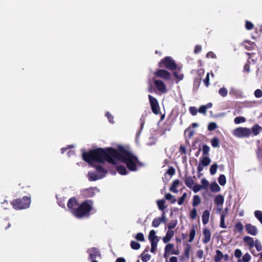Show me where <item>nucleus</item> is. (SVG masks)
Here are the masks:
<instances>
[{"label": "nucleus", "mask_w": 262, "mask_h": 262, "mask_svg": "<svg viewBox=\"0 0 262 262\" xmlns=\"http://www.w3.org/2000/svg\"><path fill=\"white\" fill-rule=\"evenodd\" d=\"M197 211L195 208L193 209L190 214V217L192 219H195L197 216Z\"/></svg>", "instance_id": "52"}, {"label": "nucleus", "mask_w": 262, "mask_h": 262, "mask_svg": "<svg viewBox=\"0 0 262 262\" xmlns=\"http://www.w3.org/2000/svg\"><path fill=\"white\" fill-rule=\"evenodd\" d=\"M174 235V232L172 230H168L165 236H164L163 238V241L164 243H167L168 242L170 241L171 238L173 237Z\"/></svg>", "instance_id": "17"}, {"label": "nucleus", "mask_w": 262, "mask_h": 262, "mask_svg": "<svg viewBox=\"0 0 262 262\" xmlns=\"http://www.w3.org/2000/svg\"><path fill=\"white\" fill-rule=\"evenodd\" d=\"M201 203V199L198 195H195L193 198L192 205L194 207L197 206Z\"/></svg>", "instance_id": "33"}, {"label": "nucleus", "mask_w": 262, "mask_h": 262, "mask_svg": "<svg viewBox=\"0 0 262 262\" xmlns=\"http://www.w3.org/2000/svg\"><path fill=\"white\" fill-rule=\"evenodd\" d=\"M150 255L148 254L143 253L141 255V260L143 262H147L150 259Z\"/></svg>", "instance_id": "42"}, {"label": "nucleus", "mask_w": 262, "mask_h": 262, "mask_svg": "<svg viewBox=\"0 0 262 262\" xmlns=\"http://www.w3.org/2000/svg\"><path fill=\"white\" fill-rule=\"evenodd\" d=\"M210 216V212L208 210H205L202 214V222L206 225L208 223Z\"/></svg>", "instance_id": "18"}, {"label": "nucleus", "mask_w": 262, "mask_h": 262, "mask_svg": "<svg viewBox=\"0 0 262 262\" xmlns=\"http://www.w3.org/2000/svg\"><path fill=\"white\" fill-rule=\"evenodd\" d=\"M219 94L220 96L225 97L227 96L228 90L226 88L223 87L219 89Z\"/></svg>", "instance_id": "36"}, {"label": "nucleus", "mask_w": 262, "mask_h": 262, "mask_svg": "<svg viewBox=\"0 0 262 262\" xmlns=\"http://www.w3.org/2000/svg\"><path fill=\"white\" fill-rule=\"evenodd\" d=\"M254 95L257 98H260L262 96V91L260 89L256 90L254 92Z\"/></svg>", "instance_id": "58"}, {"label": "nucleus", "mask_w": 262, "mask_h": 262, "mask_svg": "<svg viewBox=\"0 0 262 262\" xmlns=\"http://www.w3.org/2000/svg\"><path fill=\"white\" fill-rule=\"evenodd\" d=\"M195 235V230L194 228H192L191 231L190 233L189 234V242L190 243L192 242L194 238Z\"/></svg>", "instance_id": "45"}, {"label": "nucleus", "mask_w": 262, "mask_h": 262, "mask_svg": "<svg viewBox=\"0 0 262 262\" xmlns=\"http://www.w3.org/2000/svg\"><path fill=\"white\" fill-rule=\"evenodd\" d=\"M105 116L107 117V119H108V121L110 123L112 124L114 123V121L113 120L114 117L112 115H111L108 112H106Z\"/></svg>", "instance_id": "55"}, {"label": "nucleus", "mask_w": 262, "mask_h": 262, "mask_svg": "<svg viewBox=\"0 0 262 262\" xmlns=\"http://www.w3.org/2000/svg\"><path fill=\"white\" fill-rule=\"evenodd\" d=\"M218 165L217 164L214 163L212 164L210 167V172L211 175H214L216 172Z\"/></svg>", "instance_id": "37"}, {"label": "nucleus", "mask_w": 262, "mask_h": 262, "mask_svg": "<svg viewBox=\"0 0 262 262\" xmlns=\"http://www.w3.org/2000/svg\"><path fill=\"white\" fill-rule=\"evenodd\" d=\"M245 229L248 233L252 235H256L258 233L257 228L251 224H246L245 225Z\"/></svg>", "instance_id": "13"}, {"label": "nucleus", "mask_w": 262, "mask_h": 262, "mask_svg": "<svg viewBox=\"0 0 262 262\" xmlns=\"http://www.w3.org/2000/svg\"><path fill=\"white\" fill-rule=\"evenodd\" d=\"M165 201L164 200H159L157 201V204L158 206V208L162 212L165 211L164 209L166 208L165 205Z\"/></svg>", "instance_id": "26"}, {"label": "nucleus", "mask_w": 262, "mask_h": 262, "mask_svg": "<svg viewBox=\"0 0 262 262\" xmlns=\"http://www.w3.org/2000/svg\"><path fill=\"white\" fill-rule=\"evenodd\" d=\"M253 27V25L251 22L246 21V28L248 30H251Z\"/></svg>", "instance_id": "60"}, {"label": "nucleus", "mask_w": 262, "mask_h": 262, "mask_svg": "<svg viewBox=\"0 0 262 262\" xmlns=\"http://www.w3.org/2000/svg\"><path fill=\"white\" fill-rule=\"evenodd\" d=\"M262 130V127L258 124H255L252 127V132L254 136L258 135Z\"/></svg>", "instance_id": "21"}, {"label": "nucleus", "mask_w": 262, "mask_h": 262, "mask_svg": "<svg viewBox=\"0 0 262 262\" xmlns=\"http://www.w3.org/2000/svg\"><path fill=\"white\" fill-rule=\"evenodd\" d=\"M165 198L166 200L171 201V202L172 203H174L176 201V200L175 199H173V195L170 193L166 194L165 195Z\"/></svg>", "instance_id": "48"}, {"label": "nucleus", "mask_w": 262, "mask_h": 262, "mask_svg": "<svg viewBox=\"0 0 262 262\" xmlns=\"http://www.w3.org/2000/svg\"><path fill=\"white\" fill-rule=\"evenodd\" d=\"M204 82L206 86L209 85V74L207 73L206 78L204 80Z\"/></svg>", "instance_id": "62"}, {"label": "nucleus", "mask_w": 262, "mask_h": 262, "mask_svg": "<svg viewBox=\"0 0 262 262\" xmlns=\"http://www.w3.org/2000/svg\"><path fill=\"white\" fill-rule=\"evenodd\" d=\"M173 75L176 78L178 79V81H177V82L182 80L183 78V74L181 72L179 69L178 70L173 72Z\"/></svg>", "instance_id": "27"}, {"label": "nucleus", "mask_w": 262, "mask_h": 262, "mask_svg": "<svg viewBox=\"0 0 262 262\" xmlns=\"http://www.w3.org/2000/svg\"><path fill=\"white\" fill-rule=\"evenodd\" d=\"M177 225V223L175 222H172L169 224L168 225V228L169 229V230H170L173 228H175L176 226Z\"/></svg>", "instance_id": "61"}, {"label": "nucleus", "mask_w": 262, "mask_h": 262, "mask_svg": "<svg viewBox=\"0 0 262 262\" xmlns=\"http://www.w3.org/2000/svg\"><path fill=\"white\" fill-rule=\"evenodd\" d=\"M210 150V147L207 145H204L202 148V151L203 155H207L208 154Z\"/></svg>", "instance_id": "49"}, {"label": "nucleus", "mask_w": 262, "mask_h": 262, "mask_svg": "<svg viewBox=\"0 0 262 262\" xmlns=\"http://www.w3.org/2000/svg\"><path fill=\"white\" fill-rule=\"evenodd\" d=\"M187 196V193H186V192L184 193L182 195V196L178 200V204L180 205H182L184 203Z\"/></svg>", "instance_id": "47"}, {"label": "nucleus", "mask_w": 262, "mask_h": 262, "mask_svg": "<svg viewBox=\"0 0 262 262\" xmlns=\"http://www.w3.org/2000/svg\"><path fill=\"white\" fill-rule=\"evenodd\" d=\"M160 68L165 67L170 70H177V64L170 57H166L159 62Z\"/></svg>", "instance_id": "5"}, {"label": "nucleus", "mask_w": 262, "mask_h": 262, "mask_svg": "<svg viewBox=\"0 0 262 262\" xmlns=\"http://www.w3.org/2000/svg\"><path fill=\"white\" fill-rule=\"evenodd\" d=\"M254 215L256 218L262 224V211L260 210H256L254 211Z\"/></svg>", "instance_id": "35"}, {"label": "nucleus", "mask_w": 262, "mask_h": 262, "mask_svg": "<svg viewBox=\"0 0 262 262\" xmlns=\"http://www.w3.org/2000/svg\"><path fill=\"white\" fill-rule=\"evenodd\" d=\"M234 123L235 124H239L246 121V119L244 117H237L234 119Z\"/></svg>", "instance_id": "40"}, {"label": "nucleus", "mask_w": 262, "mask_h": 262, "mask_svg": "<svg viewBox=\"0 0 262 262\" xmlns=\"http://www.w3.org/2000/svg\"><path fill=\"white\" fill-rule=\"evenodd\" d=\"M82 158L90 165L95 167L96 171H98V164L94 165V163L98 162V148L91 149L88 151L83 150Z\"/></svg>", "instance_id": "2"}, {"label": "nucleus", "mask_w": 262, "mask_h": 262, "mask_svg": "<svg viewBox=\"0 0 262 262\" xmlns=\"http://www.w3.org/2000/svg\"><path fill=\"white\" fill-rule=\"evenodd\" d=\"M130 246L133 249L138 250L140 248V245L137 242L132 241L130 243Z\"/></svg>", "instance_id": "43"}, {"label": "nucleus", "mask_w": 262, "mask_h": 262, "mask_svg": "<svg viewBox=\"0 0 262 262\" xmlns=\"http://www.w3.org/2000/svg\"><path fill=\"white\" fill-rule=\"evenodd\" d=\"M235 228L238 231L242 232L243 230V226L241 222H238L236 224Z\"/></svg>", "instance_id": "57"}, {"label": "nucleus", "mask_w": 262, "mask_h": 262, "mask_svg": "<svg viewBox=\"0 0 262 262\" xmlns=\"http://www.w3.org/2000/svg\"><path fill=\"white\" fill-rule=\"evenodd\" d=\"M251 133L250 129L241 127L236 128L232 132L233 135L237 138L248 137Z\"/></svg>", "instance_id": "6"}, {"label": "nucleus", "mask_w": 262, "mask_h": 262, "mask_svg": "<svg viewBox=\"0 0 262 262\" xmlns=\"http://www.w3.org/2000/svg\"><path fill=\"white\" fill-rule=\"evenodd\" d=\"M11 205L15 210L25 209L30 207L31 203L30 197L24 196L22 198H17L11 202Z\"/></svg>", "instance_id": "4"}, {"label": "nucleus", "mask_w": 262, "mask_h": 262, "mask_svg": "<svg viewBox=\"0 0 262 262\" xmlns=\"http://www.w3.org/2000/svg\"><path fill=\"white\" fill-rule=\"evenodd\" d=\"M88 177L90 181H94L98 180V173L94 172L89 171Z\"/></svg>", "instance_id": "20"}, {"label": "nucleus", "mask_w": 262, "mask_h": 262, "mask_svg": "<svg viewBox=\"0 0 262 262\" xmlns=\"http://www.w3.org/2000/svg\"><path fill=\"white\" fill-rule=\"evenodd\" d=\"M211 162V159L207 156H205L201 158L200 163L205 166H208Z\"/></svg>", "instance_id": "22"}, {"label": "nucleus", "mask_w": 262, "mask_h": 262, "mask_svg": "<svg viewBox=\"0 0 262 262\" xmlns=\"http://www.w3.org/2000/svg\"><path fill=\"white\" fill-rule=\"evenodd\" d=\"M154 75L156 77L161 78L164 80H169L170 78V73L163 69H159L154 73Z\"/></svg>", "instance_id": "9"}, {"label": "nucleus", "mask_w": 262, "mask_h": 262, "mask_svg": "<svg viewBox=\"0 0 262 262\" xmlns=\"http://www.w3.org/2000/svg\"><path fill=\"white\" fill-rule=\"evenodd\" d=\"M152 80L157 89V90L162 93H165L167 92V88L165 83L159 79H156L155 77L152 78Z\"/></svg>", "instance_id": "8"}, {"label": "nucleus", "mask_w": 262, "mask_h": 262, "mask_svg": "<svg viewBox=\"0 0 262 262\" xmlns=\"http://www.w3.org/2000/svg\"><path fill=\"white\" fill-rule=\"evenodd\" d=\"M244 241L247 244H248V245L251 247H252L254 246L255 242L253 241V239L250 236H247L244 237Z\"/></svg>", "instance_id": "28"}, {"label": "nucleus", "mask_w": 262, "mask_h": 262, "mask_svg": "<svg viewBox=\"0 0 262 262\" xmlns=\"http://www.w3.org/2000/svg\"><path fill=\"white\" fill-rule=\"evenodd\" d=\"M179 185V181L178 180H174L173 182L172 185L170 187V189H169L170 191H171L173 192H174V193H177L178 190L177 189V188L178 187Z\"/></svg>", "instance_id": "23"}, {"label": "nucleus", "mask_w": 262, "mask_h": 262, "mask_svg": "<svg viewBox=\"0 0 262 262\" xmlns=\"http://www.w3.org/2000/svg\"><path fill=\"white\" fill-rule=\"evenodd\" d=\"M116 170L118 173L122 175H125L127 173L126 168L123 166H117Z\"/></svg>", "instance_id": "30"}, {"label": "nucleus", "mask_w": 262, "mask_h": 262, "mask_svg": "<svg viewBox=\"0 0 262 262\" xmlns=\"http://www.w3.org/2000/svg\"><path fill=\"white\" fill-rule=\"evenodd\" d=\"M242 255V253L241 250L236 249L234 251V255L236 257L239 258Z\"/></svg>", "instance_id": "59"}, {"label": "nucleus", "mask_w": 262, "mask_h": 262, "mask_svg": "<svg viewBox=\"0 0 262 262\" xmlns=\"http://www.w3.org/2000/svg\"><path fill=\"white\" fill-rule=\"evenodd\" d=\"M185 183L186 185L190 188H191L194 184V181L191 177H187L185 179Z\"/></svg>", "instance_id": "25"}, {"label": "nucleus", "mask_w": 262, "mask_h": 262, "mask_svg": "<svg viewBox=\"0 0 262 262\" xmlns=\"http://www.w3.org/2000/svg\"><path fill=\"white\" fill-rule=\"evenodd\" d=\"M254 246L257 251H259L261 250L262 246H261V244L259 241L256 240V241L254 243Z\"/></svg>", "instance_id": "53"}, {"label": "nucleus", "mask_w": 262, "mask_h": 262, "mask_svg": "<svg viewBox=\"0 0 262 262\" xmlns=\"http://www.w3.org/2000/svg\"><path fill=\"white\" fill-rule=\"evenodd\" d=\"M150 105L152 112L157 115L160 113V107L157 99L151 95H148Z\"/></svg>", "instance_id": "7"}, {"label": "nucleus", "mask_w": 262, "mask_h": 262, "mask_svg": "<svg viewBox=\"0 0 262 262\" xmlns=\"http://www.w3.org/2000/svg\"><path fill=\"white\" fill-rule=\"evenodd\" d=\"M88 252L89 253V258L91 260H94L96 258L98 251L96 248H92L89 249Z\"/></svg>", "instance_id": "16"}, {"label": "nucleus", "mask_w": 262, "mask_h": 262, "mask_svg": "<svg viewBox=\"0 0 262 262\" xmlns=\"http://www.w3.org/2000/svg\"><path fill=\"white\" fill-rule=\"evenodd\" d=\"M210 189L212 192H217L221 190L220 186L216 182L212 183L210 185Z\"/></svg>", "instance_id": "24"}, {"label": "nucleus", "mask_w": 262, "mask_h": 262, "mask_svg": "<svg viewBox=\"0 0 262 262\" xmlns=\"http://www.w3.org/2000/svg\"><path fill=\"white\" fill-rule=\"evenodd\" d=\"M203 238L202 241L204 244L209 243L211 239L210 231L207 228H204L203 231Z\"/></svg>", "instance_id": "14"}, {"label": "nucleus", "mask_w": 262, "mask_h": 262, "mask_svg": "<svg viewBox=\"0 0 262 262\" xmlns=\"http://www.w3.org/2000/svg\"><path fill=\"white\" fill-rule=\"evenodd\" d=\"M206 110H206L205 106L204 105H202L199 108V112L200 113H202V114H204L205 115L206 113Z\"/></svg>", "instance_id": "63"}, {"label": "nucleus", "mask_w": 262, "mask_h": 262, "mask_svg": "<svg viewBox=\"0 0 262 262\" xmlns=\"http://www.w3.org/2000/svg\"><path fill=\"white\" fill-rule=\"evenodd\" d=\"M224 257V255L223 254L222 252L217 250L216 251V255L214 257V261L215 262H219Z\"/></svg>", "instance_id": "29"}, {"label": "nucleus", "mask_w": 262, "mask_h": 262, "mask_svg": "<svg viewBox=\"0 0 262 262\" xmlns=\"http://www.w3.org/2000/svg\"><path fill=\"white\" fill-rule=\"evenodd\" d=\"M217 128V125L214 122H211L208 125V129L209 130H213Z\"/></svg>", "instance_id": "50"}, {"label": "nucleus", "mask_w": 262, "mask_h": 262, "mask_svg": "<svg viewBox=\"0 0 262 262\" xmlns=\"http://www.w3.org/2000/svg\"><path fill=\"white\" fill-rule=\"evenodd\" d=\"M207 58H215L216 55L212 52H209L206 55Z\"/></svg>", "instance_id": "64"}, {"label": "nucleus", "mask_w": 262, "mask_h": 262, "mask_svg": "<svg viewBox=\"0 0 262 262\" xmlns=\"http://www.w3.org/2000/svg\"><path fill=\"white\" fill-rule=\"evenodd\" d=\"M211 143L212 147L214 148L219 147L220 146V140L217 137H214L211 140Z\"/></svg>", "instance_id": "31"}, {"label": "nucleus", "mask_w": 262, "mask_h": 262, "mask_svg": "<svg viewBox=\"0 0 262 262\" xmlns=\"http://www.w3.org/2000/svg\"><path fill=\"white\" fill-rule=\"evenodd\" d=\"M224 202V198L223 195L221 194L217 195L214 199V203L218 206H222Z\"/></svg>", "instance_id": "19"}, {"label": "nucleus", "mask_w": 262, "mask_h": 262, "mask_svg": "<svg viewBox=\"0 0 262 262\" xmlns=\"http://www.w3.org/2000/svg\"><path fill=\"white\" fill-rule=\"evenodd\" d=\"M174 250V245L172 244H169L166 246L165 248V251L166 253L171 254V252Z\"/></svg>", "instance_id": "32"}, {"label": "nucleus", "mask_w": 262, "mask_h": 262, "mask_svg": "<svg viewBox=\"0 0 262 262\" xmlns=\"http://www.w3.org/2000/svg\"><path fill=\"white\" fill-rule=\"evenodd\" d=\"M158 243H151V250L150 251L152 253H155L156 252L157 247Z\"/></svg>", "instance_id": "56"}, {"label": "nucleus", "mask_w": 262, "mask_h": 262, "mask_svg": "<svg viewBox=\"0 0 262 262\" xmlns=\"http://www.w3.org/2000/svg\"><path fill=\"white\" fill-rule=\"evenodd\" d=\"M189 112L190 113V114L193 115V116H195L197 114V113H198V110H197V108L195 107H194V106H191L189 107Z\"/></svg>", "instance_id": "51"}, {"label": "nucleus", "mask_w": 262, "mask_h": 262, "mask_svg": "<svg viewBox=\"0 0 262 262\" xmlns=\"http://www.w3.org/2000/svg\"><path fill=\"white\" fill-rule=\"evenodd\" d=\"M202 189H207L209 186V182L205 179H203L201 181Z\"/></svg>", "instance_id": "44"}, {"label": "nucleus", "mask_w": 262, "mask_h": 262, "mask_svg": "<svg viewBox=\"0 0 262 262\" xmlns=\"http://www.w3.org/2000/svg\"><path fill=\"white\" fill-rule=\"evenodd\" d=\"M99 163L102 161V158H104L109 163L114 165L124 163L131 171H136L141 165L137 157L122 145H118L116 149L99 148Z\"/></svg>", "instance_id": "1"}, {"label": "nucleus", "mask_w": 262, "mask_h": 262, "mask_svg": "<svg viewBox=\"0 0 262 262\" xmlns=\"http://www.w3.org/2000/svg\"><path fill=\"white\" fill-rule=\"evenodd\" d=\"M251 259V256L248 253L245 254L242 257V259H239L238 262H249Z\"/></svg>", "instance_id": "38"}, {"label": "nucleus", "mask_w": 262, "mask_h": 262, "mask_svg": "<svg viewBox=\"0 0 262 262\" xmlns=\"http://www.w3.org/2000/svg\"><path fill=\"white\" fill-rule=\"evenodd\" d=\"M78 205V201L75 197H72L69 200L67 206L69 210L73 215V212H74V210L76 209Z\"/></svg>", "instance_id": "10"}, {"label": "nucleus", "mask_w": 262, "mask_h": 262, "mask_svg": "<svg viewBox=\"0 0 262 262\" xmlns=\"http://www.w3.org/2000/svg\"><path fill=\"white\" fill-rule=\"evenodd\" d=\"M148 238L150 243H158L159 242L158 237L156 235V231L154 230L150 231Z\"/></svg>", "instance_id": "15"}, {"label": "nucleus", "mask_w": 262, "mask_h": 262, "mask_svg": "<svg viewBox=\"0 0 262 262\" xmlns=\"http://www.w3.org/2000/svg\"><path fill=\"white\" fill-rule=\"evenodd\" d=\"M194 133V130L191 129L190 127L187 128L185 131V134L187 135L189 138L193 136Z\"/></svg>", "instance_id": "39"}, {"label": "nucleus", "mask_w": 262, "mask_h": 262, "mask_svg": "<svg viewBox=\"0 0 262 262\" xmlns=\"http://www.w3.org/2000/svg\"><path fill=\"white\" fill-rule=\"evenodd\" d=\"M191 189L194 193H196L202 189V187L201 186V185L194 184Z\"/></svg>", "instance_id": "46"}, {"label": "nucleus", "mask_w": 262, "mask_h": 262, "mask_svg": "<svg viewBox=\"0 0 262 262\" xmlns=\"http://www.w3.org/2000/svg\"><path fill=\"white\" fill-rule=\"evenodd\" d=\"M107 171L99 165V179L103 178Z\"/></svg>", "instance_id": "41"}, {"label": "nucleus", "mask_w": 262, "mask_h": 262, "mask_svg": "<svg viewBox=\"0 0 262 262\" xmlns=\"http://www.w3.org/2000/svg\"><path fill=\"white\" fill-rule=\"evenodd\" d=\"M92 209V202L84 201L78 205L76 210H74L73 215L78 219L83 218L89 215Z\"/></svg>", "instance_id": "3"}, {"label": "nucleus", "mask_w": 262, "mask_h": 262, "mask_svg": "<svg viewBox=\"0 0 262 262\" xmlns=\"http://www.w3.org/2000/svg\"><path fill=\"white\" fill-rule=\"evenodd\" d=\"M167 222V220L165 215V212L163 211L161 217H157L154 219L152 222V226L155 228H157L162 223H165Z\"/></svg>", "instance_id": "11"}, {"label": "nucleus", "mask_w": 262, "mask_h": 262, "mask_svg": "<svg viewBox=\"0 0 262 262\" xmlns=\"http://www.w3.org/2000/svg\"><path fill=\"white\" fill-rule=\"evenodd\" d=\"M218 181L221 186H224L226 183V178L224 174L220 175L218 179Z\"/></svg>", "instance_id": "34"}, {"label": "nucleus", "mask_w": 262, "mask_h": 262, "mask_svg": "<svg viewBox=\"0 0 262 262\" xmlns=\"http://www.w3.org/2000/svg\"><path fill=\"white\" fill-rule=\"evenodd\" d=\"M97 187H90L89 188L84 189L82 191L83 195L86 198L93 197L97 191Z\"/></svg>", "instance_id": "12"}, {"label": "nucleus", "mask_w": 262, "mask_h": 262, "mask_svg": "<svg viewBox=\"0 0 262 262\" xmlns=\"http://www.w3.org/2000/svg\"><path fill=\"white\" fill-rule=\"evenodd\" d=\"M136 238L139 241L143 242L144 241V235L142 233H138L136 236Z\"/></svg>", "instance_id": "54"}]
</instances>
